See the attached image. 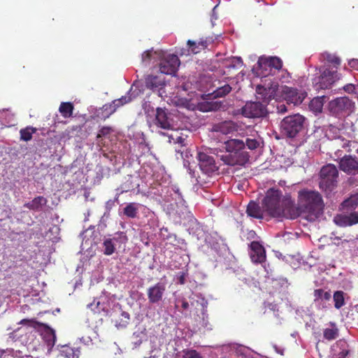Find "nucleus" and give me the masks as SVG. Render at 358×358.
I'll list each match as a JSON object with an SVG mask.
<instances>
[{
	"instance_id": "obj_15",
	"label": "nucleus",
	"mask_w": 358,
	"mask_h": 358,
	"mask_svg": "<svg viewBox=\"0 0 358 358\" xmlns=\"http://www.w3.org/2000/svg\"><path fill=\"white\" fill-rule=\"evenodd\" d=\"M165 290V285L162 282H157L150 287L147 290L149 303L151 304L159 303L163 299Z\"/></svg>"
},
{
	"instance_id": "obj_34",
	"label": "nucleus",
	"mask_w": 358,
	"mask_h": 358,
	"mask_svg": "<svg viewBox=\"0 0 358 358\" xmlns=\"http://www.w3.org/2000/svg\"><path fill=\"white\" fill-rule=\"evenodd\" d=\"M36 128L33 127H27L26 128L21 129L20 131V139L26 142L31 140L32 135L36 133Z\"/></svg>"
},
{
	"instance_id": "obj_9",
	"label": "nucleus",
	"mask_w": 358,
	"mask_h": 358,
	"mask_svg": "<svg viewBox=\"0 0 358 358\" xmlns=\"http://www.w3.org/2000/svg\"><path fill=\"white\" fill-rule=\"evenodd\" d=\"M280 93L288 104L292 103L294 106L301 104L306 96V92L286 85L281 87Z\"/></svg>"
},
{
	"instance_id": "obj_37",
	"label": "nucleus",
	"mask_w": 358,
	"mask_h": 358,
	"mask_svg": "<svg viewBox=\"0 0 358 358\" xmlns=\"http://www.w3.org/2000/svg\"><path fill=\"white\" fill-rule=\"evenodd\" d=\"M231 91V87L225 84L224 85L217 87L213 93L215 98L224 97Z\"/></svg>"
},
{
	"instance_id": "obj_31",
	"label": "nucleus",
	"mask_w": 358,
	"mask_h": 358,
	"mask_svg": "<svg viewBox=\"0 0 358 358\" xmlns=\"http://www.w3.org/2000/svg\"><path fill=\"white\" fill-rule=\"evenodd\" d=\"M139 204L136 203H129L123 209V213L129 218H135L138 212Z\"/></svg>"
},
{
	"instance_id": "obj_25",
	"label": "nucleus",
	"mask_w": 358,
	"mask_h": 358,
	"mask_svg": "<svg viewBox=\"0 0 358 358\" xmlns=\"http://www.w3.org/2000/svg\"><path fill=\"white\" fill-rule=\"evenodd\" d=\"M330 328H326L323 331V337L327 341L336 339L339 335V330L334 322H329Z\"/></svg>"
},
{
	"instance_id": "obj_16",
	"label": "nucleus",
	"mask_w": 358,
	"mask_h": 358,
	"mask_svg": "<svg viewBox=\"0 0 358 358\" xmlns=\"http://www.w3.org/2000/svg\"><path fill=\"white\" fill-rule=\"evenodd\" d=\"M250 256L252 262L255 264H262L266 261V250L264 246L258 241H252L250 243Z\"/></svg>"
},
{
	"instance_id": "obj_21",
	"label": "nucleus",
	"mask_w": 358,
	"mask_h": 358,
	"mask_svg": "<svg viewBox=\"0 0 358 358\" xmlns=\"http://www.w3.org/2000/svg\"><path fill=\"white\" fill-rule=\"evenodd\" d=\"M264 210L262 207L261 208L257 203L253 201H250L247 206L246 213L250 217L262 219L264 217Z\"/></svg>"
},
{
	"instance_id": "obj_29",
	"label": "nucleus",
	"mask_w": 358,
	"mask_h": 358,
	"mask_svg": "<svg viewBox=\"0 0 358 358\" xmlns=\"http://www.w3.org/2000/svg\"><path fill=\"white\" fill-rule=\"evenodd\" d=\"M139 185L136 182L132 176H129L125 182H124L120 187L118 188L120 190V194H123L124 192H128L131 190H134L136 187Z\"/></svg>"
},
{
	"instance_id": "obj_2",
	"label": "nucleus",
	"mask_w": 358,
	"mask_h": 358,
	"mask_svg": "<svg viewBox=\"0 0 358 358\" xmlns=\"http://www.w3.org/2000/svg\"><path fill=\"white\" fill-rule=\"evenodd\" d=\"M262 205L264 212L271 217L289 219L292 199L290 194L282 196L280 190L271 188L267 190Z\"/></svg>"
},
{
	"instance_id": "obj_42",
	"label": "nucleus",
	"mask_w": 358,
	"mask_h": 358,
	"mask_svg": "<svg viewBox=\"0 0 358 358\" xmlns=\"http://www.w3.org/2000/svg\"><path fill=\"white\" fill-rule=\"evenodd\" d=\"M131 100V96H122L121 98L114 100L113 102L119 108L125 103H129Z\"/></svg>"
},
{
	"instance_id": "obj_30",
	"label": "nucleus",
	"mask_w": 358,
	"mask_h": 358,
	"mask_svg": "<svg viewBox=\"0 0 358 358\" xmlns=\"http://www.w3.org/2000/svg\"><path fill=\"white\" fill-rule=\"evenodd\" d=\"M74 106L71 102H62L59 111L64 118H69L73 115Z\"/></svg>"
},
{
	"instance_id": "obj_52",
	"label": "nucleus",
	"mask_w": 358,
	"mask_h": 358,
	"mask_svg": "<svg viewBox=\"0 0 358 358\" xmlns=\"http://www.w3.org/2000/svg\"><path fill=\"white\" fill-rule=\"evenodd\" d=\"M34 323H35V321L34 320H28V319H23L19 322V324H27L31 327H34Z\"/></svg>"
},
{
	"instance_id": "obj_55",
	"label": "nucleus",
	"mask_w": 358,
	"mask_h": 358,
	"mask_svg": "<svg viewBox=\"0 0 358 358\" xmlns=\"http://www.w3.org/2000/svg\"><path fill=\"white\" fill-rule=\"evenodd\" d=\"M189 303L187 301L183 300L182 301V309L186 310V309H187L189 308Z\"/></svg>"
},
{
	"instance_id": "obj_38",
	"label": "nucleus",
	"mask_w": 358,
	"mask_h": 358,
	"mask_svg": "<svg viewBox=\"0 0 358 358\" xmlns=\"http://www.w3.org/2000/svg\"><path fill=\"white\" fill-rule=\"evenodd\" d=\"M334 306L336 309L341 308L345 304L344 293L343 291H336L333 296Z\"/></svg>"
},
{
	"instance_id": "obj_41",
	"label": "nucleus",
	"mask_w": 358,
	"mask_h": 358,
	"mask_svg": "<svg viewBox=\"0 0 358 358\" xmlns=\"http://www.w3.org/2000/svg\"><path fill=\"white\" fill-rule=\"evenodd\" d=\"M245 146L250 150H255L259 146V141L255 138H248L245 143Z\"/></svg>"
},
{
	"instance_id": "obj_44",
	"label": "nucleus",
	"mask_w": 358,
	"mask_h": 358,
	"mask_svg": "<svg viewBox=\"0 0 358 358\" xmlns=\"http://www.w3.org/2000/svg\"><path fill=\"white\" fill-rule=\"evenodd\" d=\"M213 42V39L211 37L201 38L200 41H198V44L203 50L207 48L210 44Z\"/></svg>"
},
{
	"instance_id": "obj_20",
	"label": "nucleus",
	"mask_w": 358,
	"mask_h": 358,
	"mask_svg": "<svg viewBox=\"0 0 358 358\" xmlns=\"http://www.w3.org/2000/svg\"><path fill=\"white\" fill-rule=\"evenodd\" d=\"M60 355L65 358H78L80 355V348L70 344L63 345L60 350Z\"/></svg>"
},
{
	"instance_id": "obj_43",
	"label": "nucleus",
	"mask_w": 358,
	"mask_h": 358,
	"mask_svg": "<svg viewBox=\"0 0 358 358\" xmlns=\"http://www.w3.org/2000/svg\"><path fill=\"white\" fill-rule=\"evenodd\" d=\"M336 344L337 345H341V347L343 348L342 350L338 353V357L345 358L349 354V350L345 348L347 345L346 342L341 340L338 341Z\"/></svg>"
},
{
	"instance_id": "obj_47",
	"label": "nucleus",
	"mask_w": 358,
	"mask_h": 358,
	"mask_svg": "<svg viewBox=\"0 0 358 358\" xmlns=\"http://www.w3.org/2000/svg\"><path fill=\"white\" fill-rule=\"evenodd\" d=\"M183 358H202V357L196 350H191L185 353Z\"/></svg>"
},
{
	"instance_id": "obj_45",
	"label": "nucleus",
	"mask_w": 358,
	"mask_h": 358,
	"mask_svg": "<svg viewBox=\"0 0 358 358\" xmlns=\"http://www.w3.org/2000/svg\"><path fill=\"white\" fill-rule=\"evenodd\" d=\"M113 131L112 127H103L99 131V134L96 136L97 138H101L103 136H106L111 133Z\"/></svg>"
},
{
	"instance_id": "obj_3",
	"label": "nucleus",
	"mask_w": 358,
	"mask_h": 358,
	"mask_svg": "<svg viewBox=\"0 0 358 358\" xmlns=\"http://www.w3.org/2000/svg\"><path fill=\"white\" fill-rule=\"evenodd\" d=\"M226 150L229 154L223 157L224 162L230 166L243 165L249 159L248 154L243 151L245 143L238 139H230L225 143Z\"/></svg>"
},
{
	"instance_id": "obj_27",
	"label": "nucleus",
	"mask_w": 358,
	"mask_h": 358,
	"mask_svg": "<svg viewBox=\"0 0 358 358\" xmlns=\"http://www.w3.org/2000/svg\"><path fill=\"white\" fill-rule=\"evenodd\" d=\"M109 238L113 241V244L118 248H124L128 242V237L124 231H118L114 234L113 238Z\"/></svg>"
},
{
	"instance_id": "obj_4",
	"label": "nucleus",
	"mask_w": 358,
	"mask_h": 358,
	"mask_svg": "<svg viewBox=\"0 0 358 358\" xmlns=\"http://www.w3.org/2000/svg\"><path fill=\"white\" fill-rule=\"evenodd\" d=\"M305 117L297 113L288 115L280 122L281 132L288 138H294L303 128Z\"/></svg>"
},
{
	"instance_id": "obj_26",
	"label": "nucleus",
	"mask_w": 358,
	"mask_h": 358,
	"mask_svg": "<svg viewBox=\"0 0 358 358\" xmlns=\"http://www.w3.org/2000/svg\"><path fill=\"white\" fill-rule=\"evenodd\" d=\"M321 56H322L323 60L326 61L328 64L332 65V67H330V69L337 70L338 66L341 65V60L336 55L331 54L327 52H324L322 54Z\"/></svg>"
},
{
	"instance_id": "obj_46",
	"label": "nucleus",
	"mask_w": 358,
	"mask_h": 358,
	"mask_svg": "<svg viewBox=\"0 0 358 358\" xmlns=\"http://www.w3.org/2000/svg\"><path fill=\"white\" fill-rule=\"evenodd\" d=\"M169 138H170V140H169L170 142H172V141H173V142L174 143H177V144L180 145L181 148L185 146V138L182 136H176V138H173V135H171V136H169Z\"/></svg>"
},
{
	"instance_id": "obj_7",
	"label": "nucleus",
	"mask_w": 358,
	"mask_h": 358,
	"mask_svg": "<svg viewBox=\"0 0 358 358\" xmlns=\"http://www.w3.org/2000/svg\"><path fill=\"white\" fill-rule=\"evenodd\" d=\"M320 76L315 79V87L317 90L331 88V85L340 78L337 70L330 69V66H324L320 70Z\"/></svg>"
},
{
	"instance_id": "obj_10",
	"label": "nucleus",
	"mask_w": 358,
	"mask_h": 358,
	"mask_svg": "<svg viewBox=\"0 0 358 358\" xmlns=\"http://www.w3.org/2000/svg\"><path fill=\"white\" fill-rule=\"evenodd\" d=\"M180 64L179 58L176 55H167L160 60L159 71L164 74L173 75L176 73Z\"/></svg>"
},
{
	"instance_id": "obj_49",
	"label": "nucleus",
	"mask_w": 358,
	"mask_h": 358,
	"mask_svg": "<svg viewBox=\"0 0 358 358\" xmlns=\"http://www.w3.org/2000/svg\"><path fill=\"white\" fill-rule=\"evenodd\" d=\"M186 273L184 272H180L179 273V276L178 277V282L180 285H184L186 281Z\"/></svg>"
},
{
	"instance_id": "obj_40",
	"label": "nucleus",
	"mask_w": 358,
	"mask_h": 358,
	"mask_svg": "<svg viewBox=\"0 0 358 358\" xmlns=\"http://www.w3.org/2000/svg\"><path fill=\"white\" fill-rule=\"evenodd\" d=\"M187 44L188 45L189 50L193 54H198L201 52V50H203L201 48H200L198 42L188 40Z\"/></svg>"
},
{
	"instance_id": "obj_12",
	"label": "nucleus",
	"mask_w": 358,
	"mask_h": 358,
	"mask_svg": "<svg viewBox=\"0 0 358 358\" xmlns=\"http://www.w3.org/2000/svg\"><path fill=\"white\" fill-rule=\"evenodd\" d=\"M153 125L157 128L170 130L173 127V120L170 117L166 110L162 108H157L155 117L153 120Z\"/></svg>"
},
{
	"instance_id": "obj_35",
	"label": "nucleus",
	"mask_w": 358,
	"mask_h": 358,
	"mask_svg": "<svg viewBox=\"0 0 358 358\" xmlns=\"http://www.w3.org/2000/svg\"><path fill=\"white\" fill-rule=\"evenodd\" d=\"M117 108V106L113 101L110 103H106L101 108L103 119L108 118L113 113H114Z\"/></svg>"
},
{
	"instance_id": "obj_23",
	"label": "nucleus",
	"mask_w": 358,
	"mask_h": 358,
	"mask_svg": "<svg viewBox=\"0 0 358 358\" xmlns=\"http://www.w3.org/2000/svg\"><path fill=\"white\" fill-rule=\"evenodd\" d=\"M46 203L47 199L42 196H38L31 201L24 203V206L29 210H38L41 209L43 206L46 205Z\"/></svg>"
},
{
	"instance_id": "obj_48",
	"label": "nucleus",
	"mask_w": 358,
	"mask_h": 358,
	"mask_svg": "<svg viewBox=\"0 0 358 358\" xmlns=\"http://www.w3.org/2000/svg\"><path fill=\"white\" fill-rule=\"evenodd\" d=\"M343 90L349 94H352L355 92V86L353 84H347L343 86Z\"/></svg>"
},
{
	"instance_id": "obj_11",
	"label": "nucleus",
	"mask_w": 358,
	"mask_h": 358,
	"mask_svg": "<svg viewBox=\"0 0 358 358\" xmlns=\"http://www.w3.org/2000/svg\"><path fill=\"white\" fill-rule=\"evenodd\" d=\"M338 166L341 171L348 175L358 174V157L356 155H345L340 159Z\"/></svg>"
},
{
	"instance_id": "obj_33",
	"label": "nucleus",
	"mask_w": 358,
	"mask_h": 358,
	"mask_svg": "<svg viewBox=\"0 0 358 358\" xmlns=\"http://www.w3.org/2000/svg\"><path fill=\"white\" fill-rule=\"evenodd\" d=\"M88 308H90L94 313L100 314L101 312L105 313L106 314L108 313V308L105 306L104 303H101L100 301H96L95 299L94 301L90 304L87 305Z\"/></svg>"
},
{
	"instance_id": "obj_39",
	"label": "nucleus",
	"mask_w": 358,
	"mask_h": 358,
	"mask_svg": "<svg viewBox=\"0 0 358 358\" xmlns=\"http://www.w3.org/2000/svg\"><path fill=\"white\" fill-rule=\"evenodd\" d=\"M309 108L315 113H321L323 108V103L318 98L313 99L309 104Z\"/></svg>"
},
{
	"instance_id": "obj_22",
	"label": "nucleus",
	"mask_w": 358,
	"mask_h": 358,
	"mask_svg": "<svg viewBox=\"0 0 358 358\" xmlns=\"http://www.w3.org/2000/svg\"><path fill=\"white\" fill-rule=\"evenodd\" d=\"M145 87L152 90L161 88L164 85V81L157 76H148L145 80Z\"/></svg>"
},
{
	"instance_id": "obj_8",
	"label": "nucleus",
	"mask_w": 358,
	"mask_h": 358,
	"mask_svg": "<svg viewBox=\"0 0 358 358\" xmlns=\"http://www.w3.org/2000/svg\"><path fill=\"white\" fill-rule=\"evenodd\" d=\"M268 103L260 101H250L241 108V113L243 116L249 118L262 117L266 115V105Z\"/></svg>"
},
{
	"instance_id": "obj_14",
	"label": "nucleus",
	"mask_w": 358,
	"mask_h": 358,
	"mask_svg": "<svg viewBox=\"0 0 358 358\" xmlns=\"http://www.w3.org/2000/svg\"><path fill=\"white\" fill-rule=\"evenodd\" d=\"M278 88V84L276 82H272L268 85H259L257 87L256 92L257 94L261 95L259 99H262L264 102L267 103L275 94V92Z\"/></svg>"
},
{
	"instance_id": "obj_18",
	"label": "nucleus",
	"mask_w": 358,
	"mask_h": 358,
	"mask_svg": "<svg viewBox=\"0 0 358 358\" xmlns=\"http://www.w3.org/2000/svg\"><path fill=\"white\" fill-rule=\"evenodd\" d=\"M130 321V315L125 311L115 312L112 318V322L117 329L127 327Z\"/></svg>"
},
{
	"instance_id": "obj_56",
	"label": "nucleus",
	"mask_w": 358,
	"mask_h": 358,
	"mask_svg": "<svg viewBox=\"0 0 358 358\" xmlns=\"http://www.w3.org/2000/svg\"><path fill=\"white\" fill-rule=\"evenodd\" d=\"M178 152H182L183 151H182V150H179Z\"/></svg>"
},
{
	"instance_id": "obj_17",
	"label": "nucleus",
	"mask_w": 358,
	"mask_h": 358,
	"mask_svg": "<svg viewBox=\"0 0 358 358\" xmlns=\"http://www.w3.org/2000/svg\"><path fill=\"white\" fill-rule=\"evenodd\" d=\"M334 221L337 226L341 227L357 224H358V212L354 211L348 215H337Z\"/></svg>"
},
{
	"instance_id": "obj_54",
	"label": "nucleus",
	"mask_w": 358,
	"mask_h": 358,
	"mask_svg": "<svg viewBox=\"0 0 358 358\" xmlns=\"http://www.w3.org/2000/svg\"><path fill=\"white\" fill-rule=\"evenodd\" d=\"M350 66L358 71V59H352L349 62Z\"/></svg>"
},
{
	"instance_id": "obj_19",
	"label": "nucleus",
	"mask_w": 358,
	"mask_h": 358,
	"mask_svg": "<svg viewBox=\"0 0 358 358\" xmlns=\"http://www.w3.org/2000/svg\"><path fill=\"white\" fill-rule=\"evenodd\" d=\"M213 131L227 135L237 131V124L232 121L222 122L213 126Z\"/></svg>"
},
{
	"instance_id": "obj_5",
	"label": "nucleus",
	"mask_w": 358,
	"mask_h": 358,
	"mask_svg": "<svg viewBox=\"0 0 358 358\" xmlns=\"http://www.w3.org/2000/svg\"><path fill=\"white\" fill-rule=\"evenodd\" d=\"M355 108V103L347 96H342L331 100L328 104V109L331 115L343 118L350 115Z\"/></svg>"
},
{
	"instance_id": "obj_36",
	"label": "nucleus",
	"mask_w": 358,
	"mask_h": 358,
	"mask_svg": "<svg viewBox=\"0 0 358 358\" xmlns=\"http://www.w3.org/2000/svg\"><path fill=\"white\" fill-rule=\"evenodd\" d=\"M103 246V252L106 255H113L115 251V245L113 244V241L110 240V238H106L103 241V243H102Z\"/></svg>"
},
{
	"instance_id": "obj_53",
	"label": "nucleus",
	"mask_w": 358,
	"mask_h": 358,
	"mask_svg": "<svg viewBox=\"0 0 358 358\" xmlns=\"http://www.w3.org/2000/svg\"><path fill=\"white\" fill-rule=\"evenodd\" d=\"M277 110L278 113H285L287 110L286 106L283 103L278 105Z\"/></svg>"
},
{
	"instance_id": "obj_6",
	"label": "nucleus",
	"mask_w": 358,
	"mask_h": 358,
	"mask_svg": "<svg viewBox=\"0 0 358 358\" xmlns=\"http://www.w3.org/2000/svg\"><path fill=\"white\" fill-rule=\"evenodd\" d=\"M338 171L335 165L327 164L320 170V188L324 192H331L337 185Z\"/></svg>"
},
{
	"instance_id": "obj_32",
	"label": "nucleus",
	"mask_w": 358,
	"mask_h": 358,
	"mask_svg": "<svg viewBox=\"0 0 358 358\" xmlns=\"http://www.w3.org/2000/svg\"><path fill=\"white\" fill-rule=\"evenodd\" d=\"M314 301H329L331 298V294L329 291L326 292L323 289H316L313 292Z\"/></svg>"
},
{
	"instance_id": "obj_1",
	"label": "nucleus",
	"mask_w": 358,
	"mask_h": 358,
	"mask_svg": "<svg viewBox=\"0 0 358 358\" xmlns=\"http://www.w3.org/2000/svg\"><path fill=\"white\" fill-rule=\"evenodd\" d=\"M324 203L322 195L315 190L307 188L298 192L297 204L292 199V209L289 213V219L294 220L304 215L308 221H315L322 213Z\"/></svg>"
},
{
	"instance_id": "obj_51",
	"label": "nucleus",
	"mask_w": 358,
	"mask_h": 358,
	"mask_svg": "<svg viewBox=\"0 0 358 358\" xmlns=\"http://www.w3.org/2000/svg\"><path fill=\"white\" fill-rule=\"evenodd\" d=\"M150 57H151V52L149 50L145 51L142 54V61L143 62L150 61Z\"/></svg>"
},
{
	"instance_id": "obj_50",
	"label": "nucleus",
	"mask_w": 358,
	"mask_h": 358,
	"mask_svg": "<svg viewBox=\"0 0 358 358\" xmlns=\"http://www.w3.org/2000/svg\"><path fill=\"white\" fill-rule=\"evenodd\" d=\"M342 141L343 142V143L342 144L343 148L350 147L351 145H357L358 144V142H357V141L345 140V139H343Z\"/></svg>"
},
{
	"instance_id": "obj_57",
	"label": "nucleus",
	"mask_w": 358,
	"mask_h": 358,
	"mask_svg": "<svg viewBox=\"0 0 358 358\" xmlns=\"http://www.w3.org/2000/svg\"><path fill=\"white\" fill-rule=\"evenodd\" d=\"M357 153L358 154V148L357 149Z\"/></svg>"
},
{
	"instance_id": "obj_28",
	"label": "nucleus",
	"mask_w": 358,
	"mask_h": 358,
	"mask_svg": "<svg viewBox=\"0 0 358 358\" xmlns=\"http://www.w3.org/2000/svg\"><path fill=\"white\" fill-rule=\"evenodd\" d=\"M342 206L346 210H355L358 206V192L352 194L349 198L343 201Z\"/></svg>"
},
{
	"instance_id": "obj_24",
	"label": "nucleus",
	"mask_w": 358,
	"mask_h": 358,
	"mask_svg": "<svg viewBox=\"0 0 358 358\" xmlns=\"http://www.w3.org/2000/svg\"><path fill=\"white\" fill-rule=\"evenodd\" d=\"M259 65L265 64L269 67L274 68L276 70H280L282 67V60L277 57H271L269 58L260 59L258 62Z\"/></svg>"
},
{
	"instance_id": "obj_13",
	"label": "nucleus",
	"mask_w": 358,
	"mask_h": 358,
	"mask_svg": "<svg viewBox=\"0 0 358 358\" xmlns=\"http://www.w3.org/2000/svg\"><path fill=\"white\" fill-rule=\"evenodd\" d=\"M201 170L207 175H210L218 170L213 157L202 152L197 156Z\"/></svg>"
}]
</instances>
